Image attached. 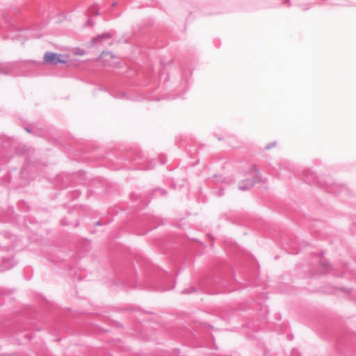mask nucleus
Instances as JSON below:
<instances>
[{
	"instance_id": "1",
	"label": "nucleus",
	"mask_w": 356,
	"mask_h": 356,
	"mask_svg": "<svg viewBox=\"0 0 356 356\" xmlns=\"http://www.w3.org/2000/svg\"><path fill=\"white\" fill-rule=\"evenodd\" d=\"M113 44V40L111 34L106 33H103L92 38L90 42L85 44L86 48L90 47H100L110 46Z\"/></svg>"
},
{
	"instance_id": "2",
	"label": "nucleus",
	"mask_w": 356,
	"mask_h": 356,
	"mask_svg": "<svg viewBox=\"0 0 356 356\" xmlns=\"http://www.w3.org/2000/svg\"><path fill=\"white\" fill-rule=\"evenodd\" d=\"M68 55L56 54L52 52H47L44 56V61L47 64L57 65L58 63H65Z\"/></svg>"
},
{
	"instance_id": "3",
	"label": "nucleus",
	"mask_w": 356,
	"mask_h": 356,
	"mask_svg": "<svg viewBox=\"0 0 356 356\" xmlns=\"http://www.w3.org/2000/svg\"><path fill=\"white\" fill-rule=\"evenodd\" d=\"M115 56L110 51H102L99 60L104 66H111L114 64Z\"/></svg>"
},
{
	"instance_id": "4",
	"label": "nucleus",
	"mask_w": 356,
	"mask_h": 356,
	"mask_svg": "<svg viewBox=\"0 0 356 356\" xmlns=\"http://www.w3.org/2000/svg\"><path fill=\"white\" fill-rule=\"evenodd\" d=\"M75 56H84L86 54V49L81 47H77L74 49L73 51Z\"/></svg>"
}]
</instances>
